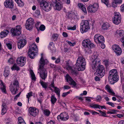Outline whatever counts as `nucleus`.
<instances>
[{
  "mask_svg": "<svg viewBox=\"0 0 124 124\" xmlns=\"http://www.w3.org/2000/svg\"><path fill=\"white\" fill-rule=\"evenodd\" d=\"M105 89L112 96H115L116 94L113 90L111 89L110 86L108 85H107L105 87Z\"/></svg>",
  "mask_w": 124,
  "mask_h": 124,
  "instance_id": "a211bd4d",
  "label": "nucleus"
},
{
  "mask_svg": "<svg viewBox=\"0 0 124 124\" xmlns=\"http://www.w3.org/2000/svg\"><path fill=\"white\" fill-rule=\"evenodd\" d=\"M30 51H32L34 50L37 51L38 49L37 45L35 43L32 44L30 46Z\"/></svg>",
  "mask_w": 124,
  "mask_h": 124,
  "instance_id": "b1692460",
  "label": "nucleus"
},
{
  "mask_svg": "<svg viewBox=\"0 0 124 124\" xmlns=\"http://www.w3.org/2000/svg\"><path fill=\"white\" fill-rule=\"evenodd\" d=\"M98 7V4L97 3H94L93 5H90L87 9L88 12L94 13L97 10Z\"/></svg>",
  "mask_w": 124,
  "mask_h": 124,
  "instance_id": "9d476101",
  "label": "nucleus"
},
{
  "mask_svg": "<svg viewBox=\"0 0 124 124\" xmlns=\"http://www.w3.org/2000/svg\"><path fill=\"white\" fill-rule=\"evenodd\" d=\"M7 108V106L6 104L3 103L1 107V114L2 115H4L6 113Z\"/></svg>",
  "mask_w": 124,
  "mask_h": 124,
  "instance_id": "412c9836",
  "label": "nucleus"
},
{
  "mask_svg": "<svg viewBox=\"0 0 124 124\" xmlns=\"http://www.w3.org/2000/svg\"><path fill=\"white\" fill-rule=\"evenodd\" d=\"M122 50L119 46L117 45V55L119 56L121 55L122 53Z\"/></svg>",
  "mask_w": 124,
  "mask_h": 124,
  "instance_id": "7c9ffc66",
  "label": "nucleus"
},
{
  "mask_svg": "<svg viewBox=\"0 0 124 124\" xmlns=\"http://www.w3.org/2000/svg\"><path fill=\"white\" fill-rule=\"evenodd\" d=\"M9 31L7 30H4L1 32L0 33V37L2 38L6 37L7 35L8 34Z\"/></svg>",
  "mask_w": 124,
  "mask_h": 124,
  "instance_id": "5701e85b",
  "label": "nucleus"
},
{
  "mask_svg": "<svg viewBox=\"0 0 124 124\" xmlns=\"http://www.w3.org/2000/svg\"><path fill=\"white\" fill-rule=\"evenodd\" d=\"M48 48L52 51L55 50V48L54 46V44L53 42L50 43L48 46Z\"/></svg>",
  "mask_w": 124,
  "mask_h": 124,
  "instance_id": "72a5a7b5",
  "label": "nucleus"
},
{
  "mask_svg": "<svg viewBox=\"0 0 124 124\" xmlns=\"http://www.w3.org/2000/svg\"><path fill=\"white\" fill-rule=\"evenodd\" d=\"M82 45L85 47L93 48L95 47V45L89 39H84L82 42Z\"/></svg>",
  "mask_w": 124,
  "mask_h": 124,
  "instance_id": "1a4fd4ad",
  "label": "nucleus"
},
{
  "mask_svg": "<svg viewBox=\"0 0 124 124\" xmlns=\"http://www.w3.org/2000/svg\"><path fill=\"white\" fill-rule=\"evenodd\" d=\"M94 39L95 42L97 44L103 43L104 42V37L103 36L100 34H97L95 35Z\"/></svg>",
  "mask_w": 124,
  "mask_h": 124,
  "instance_id": "6e6552de",
  "label": "nucleus"
},
{
  "mask_svg": "<svg viewBox=\"0 0 124 124\" xmlns=\"http://www.w3.org/2000/svg\"><path fill=\"white\" fill-rule=\"evenodd\" d=\"M89 111L93 115H96L97 114H99V113L93 110H89Z\"/></svg>",
  "mask_w": 124,
  "mask_h": 124,
  "instance_id": "5fc2aeb1",
  "label": "nucleus"
},
{
  "mask_svg": "<svg viewBox=\"0 0 124 124\" xmlns=\"http://www.w3.org/2000/svg\"><path fill=\"white\" fill-rule=\"evenodd\" d=\"M114 14L115 16L112 18V21L115 24H116V15L115 12L114 13Z\"/></svg>",
  "mask_w": 124,
  "mask_h": 124,
  "instance_id": "864d4df0",
  "label": "nucleus"
},
{
  "mask_svg": "<svg viewBox=\"0 0 124 124\" xmlns=\"http://www.w3.org/2000/svg\"><path fill=\"white\" fill-rule=\"evenodd\" d=\"M78 7L80 8L82 11L85 14H87V11L85 5L82 3H80L78 5Z\"/></svg>",
  "mask_w": 124,
  "mask_h": 124,
  "instance_id": "4be33fe9",
  "label": "nucleus"
},
{
  "mask_svg": "<svg viewBox=\"0 0 124 124\" xmlns=\"http://www.w3.org/2000/svg\"><path fill=\"white\" fill-rule=\"evenodd\" d=\"M30 72L31 75L32 79L34 80H35L36 77L35 76L32 71V70H30Z\"/></svg>",
  "mask_w": 124,
  "mask_h": 124,
  "instance_id": "a19ab883",
  "label": "nucleus"
},
{
  "mask_svg": "<svg viewBox=\"0 0 124 124\" xmlns=\"http://www.w3.org/2000/svg\"><path fill=\"white\" fill-rule=\"evenodd\" d=\"M39 2L40 7L45 11L48 12L51 9L53 5L48 1L40 0Z\"/></svg>",
  "mask_w": 124,
  "mask_h": 124,
  "instance_id": "20e7f679",
  "label": "nucleus"
},
{
  "mask_svg": "<svg viewBox=\"0 0 124 124\" xmlns=\"http://www.w3.org/2000/svg\"><path fill=\"white\" fill-rule=\"evenodd\" d=\"M98 111L100 113L101 116L104 117L107 116V115L105 112L100 110H98Z\"/></svg>",
  "mask_w": 124,
  "mask_h": 124,
  "instance_id": "603ef678",
  "label": "nucleus"
},
{
  "mask_svg": "<svg viewBox=\"0 0 124 124\" xmlns=\"http://www.w3.org/2000/svg\"><path fill=\"white\" fill-rule=\"evenodd\" d=\"M43 54H41V57L39 61V68L38 69V73L39 72L40 76L42 79L45 80L47 76V72L44 68V66L48 62V61L43 56Z\"/></svg>",
  "mask_w": 124,
  "mask_h": 124,
  "instance_id": "f257e3e1",
  "label": "nucleus"
},
{
  "mask_svg": "<svg viewBox=\"0 0 124 124\" xmlns=\"http://www.w3.org/2000/svg\"><path fill=\"white\" fill-rule=\"evenodd\" d=\"M117 102H118V103H117V104H119V103H120L121 101V100L123 99V98L117 95Z\"/></svg>",
  "mask_w": 124,
  "mask_h": 124,
  "instance_id": "bf43d9fd",
  "label": "nucleus"
},
{
  "mask_svg": "<svg viewBox=\"0 0 124 124\" xmlns=\"http://www.w3.org/2000/svg\"><path fill=\"white\" fill-rule=\"evenodd\" d=\"M39 29L41 31H44L45 29V27L43 25H41L39 27Z\"/></svg>",
  "mask_w": 124,
  "mask_h": 124,
  "instance_id": "4d7b16f0",
  "label": "nucleus"
},
{
  "mask_svg": "<svg viewBox=\"0 0 124 124\" xmlns=\"http://www.w3.org/2000/svg\"><path fill=\"white\" fill-rule=\"evenodd\" d=\"M67 43L70 46H74L76 44L75 42H72L70 41H68Z\"/></svg>",
  "mask_w": 124,
  "mask_h": 124,
  "instance_id": "69168bd1",
  "label": "nucleus"
},
{
  "mask_svg": "<svg viewBox=\"0 0 124 124\" xmlns=\"http://www.w3.org/2000/svg\"><path fill=\"white\" fill-rule=\"evenodd\" d=\"M109 26V24L107 23H104L102 25V29L104 30H107Z\"/></svg>",
  "mask_w": 124,
  "mask_h": 124,
  "instance_id": "2f4dec72",
  "label": "nucleus"
},
{
  "mask_svg": "<svg viewBox=\"0 0 124 124\" xmlns=\"http://www.w3.org/2000/svg\"><path fill=\"white\" fill-rule=\"evenodd\" d=\"M76 65L79 71L84 70L86 65L85 59L82 57H79L77 60Z\"/></svg>",
  "mask_w": 124,
  "mask_h": 124,
  "instance_id": "7ed1b4c3",
  "label": "nucleus"
},
{
  "mask_svg": "<svg viewBox=\"0 0 124 124\" xmlns=\"http://www.w3.org/2000/svg\"><path fill=\"white\" fill-rule=\"evenodd\" d=\"M29 111L30 114L34 116H36L38 114V109L35 108L30 107L29 109Z\"/></svg>",
  "mask_w": 124,
  "mask_h": 124,
  "instance_id": "dca6fc26",
  "label": "nucleus"
},
{
  "mask_svg": "<svg viewBox=\"0 0 124 124\" xmlns=\"http://www.w3.org/2000/svg\"><path fill=\"white\" fill-rule=\"evenodd\" d=\"M69 118V116L67 113L65 112H63L61 113L60 115H58L57 118L59 121L61 120L63 121H66Z\"/></svg>",
  "mask_w": 124,
  "mask_h": 124,
  "instance_id": "9b49d317",
  "label": "nucleus"
},
{
  "mask_svg": "<svg viewBox=\"0 0 124 124\" xmlns=\"http://www.w3.org/2000/svg\"><path fill=\"white\" fill-rule=\"evenodd\" d=\"M91 61V67L93 69H96L98 66L101 65V60L99 58V54L96 53L92 56Z\"/></svg>",
  "mask_w": 124,
  "mask_h": 124,
  "instance_id": "f03ea898",
  "label": "nucleus"
},
{
  "mask_svg": "<svg viewBox=\"0 0 124 124\" xmlns=\"http://www.w3.org/2000/svg\"><path fill=\"white\" fill-rule=\"evenodd\" d=\"M54 90L55 93H56V94L57 95L58 97H59L60 96V91L59 88H57L56 87L54 89Z\"/></svg>",
  "mask_w": 124,
  "mask_h": 124,
  "instance_id": "4c0bfd02",
  "label": "nucleus"
},
{
  "mask_svg": "<svg viewBox=\"0 0 124 124\" xmlns=\"http://www.w3.org/2000/svg\"><path fill=\"white\" fill-rule=\"evenodd\" d=\"M34 15L35 17L39 18V17H41L40 11L39 10H37L35 12Z\"/></svg>",
  "mask_w": 124,
  "mask_h": 124,
  "instance_id": "e433bc0d",
  "label": "nucleus"
},
{
  "mask_svg": "<svg viewBox=\"0 0 124 124\" xmlns=\"http://www.w3.org/2000/svg\"><path fill=\"white\" fill-rule=\"evenodd\" d=\"M25 26L27 30L29 31L31 30L33 27V25L29 24V23H26L25 24Z\"/></svg>",
  "mask_w": 124,
  "mask_h": 124,
  "instance_id": "a878e982",
  "label": "nucleus"
},
{
  "mask_svg": "<svg viewBox=\"0 0 124 124\" xmlns=\"http://www.w3.org/2000/svg\"><path fill=\"white\" fill-rule=\"evenodd\" d=\"M116 111L114 109L111 110L107 112L108 114H116Z\"/></svg>",
  "mask_w": 124,
  "mask_h": 124,
  "instance_id": "de8ad7c7",
  "label": "nucleus"
},
{
  "mask_svg": "<svg viewBox=\"0 0 124 124\" xmlns=\"http://www.w3.org/2000/svg\"><path fill=\"white\" fill-rule=\"evenodd\" d=\"M55 87L54 86V83H51L49 87V89L51 90L52 91H53V89L52 88L54 89Z\"/></svg>",
  "mask_w": 124,
  "mask_h": 124,
  "instance_id": "8fccbe9b",
  "label": "nucleus"
},
{
  "mask_svg": "<svg viewBox=\"0 0 124 124\" xmlns=\"http://www.w3.org/2000/svg\"><path fill=\"white\" fill-rule=\"evenodd\" d=\"M102 99V97L101 96L98 95L97 96L96 98V101H101Z\"/></svg>",
  "mask_w": 124,
  "mask_h": 124,
  "instance_id": "0e129e2a",
  "label": "nucleus"
},
{
  "mask_svg": "<svg viewBox=\"0 0 124 124\" xmlns=\"http://www.w3.org/2000/svg\"><path fill=\"white\" fill-rule=\"evenodd\" d=\"M95 73L101 78L105 74V68L104 66L101 65L98 66Z\"/></svg>",
  "mask_w": 124,
  "mask_h": 124,
  "instance_id": "0eeeda50",
  "label": "nucleus"
},
{
  "mask_svg": "<svg viewBox=\"0 0 124 124\" xmlns=\"http://www.w3.org/2000/svg\"><path fill=\"white\" fill-rule=\"evenodd\" d=\"M18 123H22L23 122H24V120L21 117H19L18 118Z\"/></svg>",
  "mask_w": 124,
  "mask_h": 124,
  "instance_id": "13d9d810",
  "label": "nucleus"
},
{
  "mask_svg": "<svg viewBox=\"0 0 124 124\" xmlns=\"http://www.w3.org/2000/svg\"><path fill=\"white\" fill-rule=\"evenodd\" d=\"M26 23L33 25H34V19L31 17H30L27 19L26 21Z\"/></svg>",
  "mask_w": 124,
  "mask_h": 124,
  "instance_id": "c9c22d12",
  "label": "nucleus"
},
{
  "mask_svg": "<svg viewBox=\"0 0 124 124\" xmlns=\"http://www.w3.org/2000/svg\"><path fill=\"white\" fill-rule=\"evenodd\" d=\"M9 71L8 70H5L3 74L4 76L6 77H8L9 74Z\"/></svg>",
  "mask_w": 124,
  "mask_h": 124,
  "instance_id": "09e8293b",
  "label": "nucleus"
},
{
  "mask_svg": "<svg viewBox=\"0 0 124 124\" xmlns=\"http://www.w3.org/2000/svg\"><path fill=\"white\" fill-rule=\"evenodd\" d=\"M112 7L115 8L116 6V0H112Z\"/></svg>",
  "mask_w": 124,
  "mask_h": 124,
  "instance_id": "a18cd8bd",
  "label": "nucleus"
},
{
  "mask_svg": "<svg viewBox=\"0 0 124 124\" xmlns=\"http://www.w3.org/2000/svg\"><path fill=\"white\" fill-rule=\"evenodd\" d=\"M43 97H39L38 99V101L40 103V104H41L42 101L43 100Z\"/></svg>",
  "mask_w": 124,
  "mask_h": 124,
  "instance_id": "680f3d73",
  "label": "nucleus"
},
{
  "mask_svg": "<svg viewBox=\"0 0 124 124\" xmlns=\"http://www.w3.org/2000/svg\"><path fill=\"white\" fill-rule=\"evenodd\" d=\"M10 90L12 94H15L17 93V92L18 90L17 87L10 85Z\"/></svg>",
  "mask_w": 124,
  "mask_h": 124,
  "instance_id": "aec40b11",
  "label": "nucleus"
},
{
  "mask_svg": "<svg viewBox=\"0 0 124 124\" xmlns=\"http://www.w3.org/2000/svg\"><path fill=\"white\" fill-rule=\"evenodd\" d=\"M18 82L17 80H15L13 81V83L12 84H11L10 85L15 86L16 87L18 86Z\"/></svg>",
  "mask_w": 124,
  "mask_h": 124,
  "instance_id": "37998d69",
  "label": "nucleus"
},
{
  "mask_svg": "<svg viewBox=\"0 0 124 124\" xmlns=\"http://www.w3.org/2000/svg\"><path fill=\"white\" fill-rule=\"evenodd\" d=\"M65 79L70 84L74 86H75L76 85V82L72 79L71 78L68 74H67L65 76Z\"/></svg>",
  "mask_w": 124,
  "mask_h": 124,
  "instance_id": "f3484780",
  "label": "nucleus"
},
{
  "mask_svg": "<svg viewBox=\"0 0 124 124\" xmlns=\"http://www.w3.org/2000/svg\"><path fill=\"white\" fill-rule=\"evenodd\" d=\"M63 67L68 70H71V67L69 66L68 62H65L63 65Z\"/></svg>",
  "mask_w": 124,
  "mask_h": 124,
  "instance_id": "c756f323",
  "label": "nucleus"
},
{
  "mask_svg": "<svg viewBox=\"0 0 124 124\" xmlns=\"http://www.w3.org/2000/svg\"><path fill=\"white\" fill-rule=\"evenodd\" d=\"M28 54L29 57L32 59L34 58L35 55L34 52L30 50L28 52Z\"/></svg>",
  "mask_w": 124,
  "mask_h": 124,
  "instance_id": "473e14b6",
  "label": "nucleus"
},
{
  "mask_svg": "<svg viewBox=\"0 0 124 124\" xmlns=\"http://www.w3.org/2000/svg\"><path fill=\"white\" fill-rule=\"evenodd\" d=\"M102 2L104 3L107 7L109 5V3L108 0H101Z\"/></svg>",
  "mask_w": 124,
  "mask_h": 124,
  "instance_id": "c03bdc74",
  "label": "nucleus"
},
{
  "mask_svg": "<svg viewBox=\"0 0 124 124\" xmlns=\"http://www.w3.org/2000/svg\"><path fill=\"white\" fill-rule=\"evenodd\" d=\"M11 69L12 70H16L17 71H18L20 70L19 67L16 64H14L13 66L11 67Z\"/></svg>",
  "mask_w": 124,
  "mask_h": 124,
  "instance_id": "f704fd0d",
  "label": "nucleus"
},
{
  "mask_svg": "<svg viewBox=\"0 0 124 124\" xmlns=\"http://www.w3.org/2000/svg\"><path fill=\"white\" fill-rule=\"evenodd\" d=\"M70 92H66L63 93H62V96L63 97H65L67 95L70 93Z\"/></svg>",
  "mask_w": 124,
  "mask_h": 124,
  "instance_id": "774afa93",
  "label": "nucleus"
},
{
  "mask_svg": "<svg viewBox=\"0 0 124 124\" xmlns=\"http://www.w3.org/2000/svg\"><path fill=\"white\" fill-rule=\"evenodd\" d=\"M112 48L113 51L116 53V45H114L112 46Z\"/></svg>",
  "mask_w": 124,
  "mask_h": 124,
  "instance_id": "052dcab7",
  "label": "nucleus"
},
{
  "mask_svg": "<svg viewBox=\"0 0 124 124\" xmlns=\"http://www.w3.org/2000/svg\"><path fill=\"white\" fill-rule=\"evenodd\" d=\"M26 60V57L21 56L17 58L16 62L19 66H23L25 64Z\"/></svg>",
  "mask_w": 124,
  "mask_h": 124,
  "instance_id": "f8f14e48",
  "label": "nucleus"
},
{
  "mask_svg": "<svg viewBox=\"0 0 124 124\" xmlns=\"http://www.w3.org/2000/svg\"><path fill=\"white\" fill-rule=\"evenodd\" d=\"M1 83L0 84V88L1 89L2 92L6 93V86L4 85L2 81L0 80Z\"/></svg>",
  "mask_w": 124,
  "mask_h": 124,
  "instance_id": "393cba45",
  "label": "nucleus"
},
{
  "mask_svg": "<svg viewBox=\"0 0 124 124\" xmlns=\"http://www.w3.org/2000/svg\"><path fill=\"white\" fill-rule=\"evenodd\" d=\"M50 98L51 104H52L54 105L57 99L54 95H52Z\"/></svg>",
  "mask_w": 124,
  "mask_h": 124,
  "instance_id": "bb28decb",
  "label": "nucleus"
},
{
  "mask_svg": "<svg viewBox=\"0 0 124 124\" xmlns=\"http://www.w3.org/2000/svg\"><path fill=\"white\" fill-rule=\"evenodd\" d=\"M90 29L89 22L87 20H83L81 23L80 31L83 33L88 31Z\"/></svg>",
  "mask_w": 124,
  "mask_h": 124,
  "instance_id": "39448f33",
  "label": "nucleus"
},
{
  "mask_svg": "<svg viewBox=\"0 0 124 124\" xmlns=\"http://www.w3.org/2000/svg\"><path fill=\"white\" fill-rule=\"evenodd\" d=\"M117 33L121 37L123 36V31L121 30L120 31H118L117 32Z\"/></svg>",
  "mask_w": 124,
  "mask_h": 124,
  "instance_id": "338daca9",
  "label": "nucleus"
},
{
  "mask_svg": "<svg viewBox=\"0 0 124 124\" xmlns=\"http://www.w3.org/2000/svg\"><path fill=\"white\" fill-rule=\"evenodd\" d=\"M44 113L45 115L48 116L49 115L50 112V111L47 109H45L44 110Z\"/></svg>",
  "mask_w": 124,
  "mask_h": 124,
  "instance_id": "49530a36",
  "label": "nucleus"
},
{
  "mask_svg": "<svg viewBox=\"0 0 124 124\" xmlns=\"http://www.w3.org/2000/svg\"><path fill=\"white\" fill-rule=\"evenodd\" d=\"M27 41L25 39H20L17 42V46L19 49H21L26 45Z\"/></svg>",
  "mask_w": 124,
  "mask_h": 124,
  "instance_id": "2eb2a0df",
  "label": "nucleus"
},
{
  "mask_svg": "<svg viewBox=\"0 0 124 124\" xmlns=\"http://www.w3.org/2000/svg\"><path fill=\"white\" fill-rule=\"evenodd\" d=\"M40 83L43 88L45 89L47 88V85L46 83L44 82L42 80H41L40 82Z\"/></svg>",
  "mask_w": 124,
  "mask_h": 124,
  "instance_id": "58836bf2",
  "label": "nucleus"
},
{
  "mask_svg": "<svg viewBox=\"0 0 124 124\" xmlns=\"http://www.w3.org/2000/svg\"><path fill=\"white\" fill-rule=\"evenodd\" d=\"M58 35L56 34H53L52 36V38L54 40H56L58 37Z\"/></svg>",
  "mask_w": 124,
  "mask_h": 124,
  "instance_id": "6e6d98bb",
  "label": "nucleus"
},
{
  "mask_svg": "<svg viewBox=\"0 0 124 124\" xmlns=\"http://www.w3.org/2000/svg\"><path fill=\"white\" fill-rule=\"evenodd\" d=\"M99 105L96 104H92L90 105V107L93 108H99Z\"/></svg>",
  "mask_w": 124,
  "mask_h": 124,
  "instance_id": "ea45409f",
  "label": "nucleus"
},
{
  "mask_svg": "<svg viewBox=\"0 0 124 124\" xmlns=\"http://www.w3.org/2000/svg\"><path fill=\"white\" fill-rule=\"evenodd\" d=\"M16 2L20 7H22L24 5L23 3L21 0H19Z\"/></svg>",
  "mask_w": 124,
  "mask_h": 124,
  "instance_id": "79ce46f5",
  "label": "nucleus"
},
{
  "mask_svg": "<svg viewBox=\"0 0 124 124\" xmlns=\"http://www.w3.org/2000/svg\"><path fill=\"white\" fill-rule=\"evenodd\" d=\"M4 5L6 8L12 9L14 7L13 2L12 0H6L4 2Z\"/></svg>",
  "mask_w": 124,
  "mask_h": 124,
  "instance_id": "4468645a",
  "label": "nucleus"
},
{
  "mask_svg": "<svg viewBox=\"0 0 124 124\" xmlns=\"http://www.w3.org/2000/svg\"><path fill=\"white\" fill-rule=\"evenodd\" d=\"M32 92H30L28 93L26 95V97L28 99V101H29V98L31 97L32 96Z\"/></svg>",
  "mask_w": 124,
  "mask_h": 124,
  "instance_id": "3c124183",
  "label": "nucleus"
},
{
  "mask_svg": "<svg viewBox=\"0 0 124 124\" xmlns=\"http://www.w3.org/2000/svg\"><path fill=\"white\" fill-rule=\"evenodd\" d=\"M7 46L9 50H11L12 48V44L10 43H9L7 45H6Z\"/></svg>",
  "mask_w": 124,
  "mask_h": 124,
  "instance_id": "e2e57ef3",
  "label": "nucleus"
},
{
  "mask_svg": "<svg viewBox=\"0 0 124 124\" xmlns=\"http://www.w3.org/2000/svg\"><path fill=\"white\" fill-rule=\"evenodd\" d=\"M77 26L78 25L77 24H75L73 26H72L71 25H68L67 26V29L69 30H75L76 29L77 27Z\"/></svg>",
  "mask_w": 124,
  "mask_h": 124,
  "instance_id": "c85d7f7f",
  "label": "nucleus"
},
{
  "mask_svg": "<svg viewBox=\"0 0 124 124\" xmlns=\"http://www.w3.org/2000/svg\"><path fill=\"white\" fill-rule=\"evenodd\" d=\"M21 27L20 26H17L14 29H12L11 31L13 35L15 36L19 35L21 33Z\"/></svg>",
  "mask_w": 124,
  "mask_h": 124,
  "instance_id": "ddd939ff",
  "label": "nucleus"
},
{
  "mask_svg": "<svg viewBox=\"0 0 124 124\" xmlns=\"http://www.w3.org/2000/svg\"><path fill=\"white\" fill-rule=\"evenodd\" d=\"M108 80L110 83L114 84L116 81V70L113 69L110 71L108 77Z\"/></svg>",
  "mask_w": 124,
  "mask_h": 124,
  "instance_id": "423d86ee",
  "label": "nucleus"
},
{
  "mask_svg": "<svg viewBox=\"0 0 124 124\" xmlns=\"http://www.w3.org/2000/svg\"><path fill=\"white\" fill-rule=\"evenodd\" d=\"M121 16L119 12H117V25L119 24L121 22Z\"/></svg>",
  "mask_w": 124,
  "mask_h": 124,
  "instance_id": "cd10ccee",
  "label": "nucleus"
},
{
  "mask_svg": "<svg viewBox=\"0 0 124 124\" xmlns=\"http://www.w3.org/2000/svg\"><path fill=\"white\" fill-rule=\"evenodd\" d=\"M54 8L56 10L59 11L61 10L62 6L61 3L58 2L56 1L54 5Z\"/></svg>",
  "mask_w": 124,
  "mask_h": 124,
  "instance_id": "6ab92c4d",
  "label": "nucleus"
}]
</instances>
